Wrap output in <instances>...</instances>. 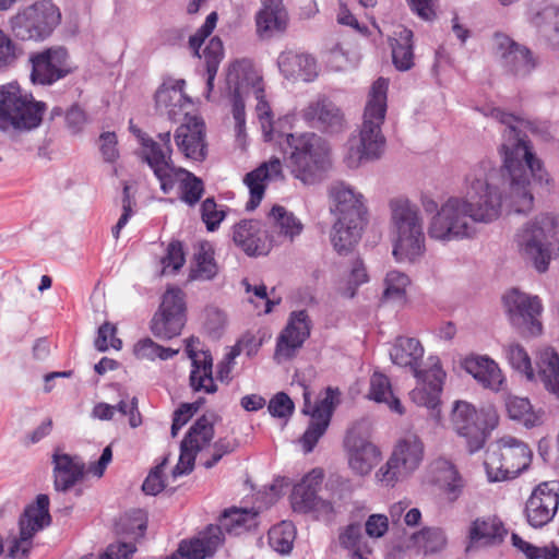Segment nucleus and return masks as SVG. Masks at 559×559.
<instances>
[{
  "label": "nucleus",
  "instance_id": "32",
  "mask_svg": "<svg viewBox=\"0 0 559 559\" xmlns=\"http://www.w3.org/2000/svg\"><path fill=\"white\" fill-rule=\"evenodd\" d=\"M281 174L282 163L280 158L273 157L246 175L243 182L250 192V200L246 204L247 210H254L262 201L265 192L264 182L277 178Z\"/></svg>",
  "mask_w": 559,
  "mask_h": 559
},
{
  "label": "nucleus",
  "instance_id": "51",
  "mask_svg": "<svg viewBox=\"0 0 559 559\" xmlns=\"http://www.w3.org/2000/svg\"><path fill=\"white\" fill-rule=\"evenodd\" d=\"M295 535L293 523L283 521L269 531V544L280 554H288L293 548Z\"/></svg>",
  "mask_w": 559,
  "mask_h": 559
},
{
  "label": "nucleus",
  "instance_id": "12",
  "mask_svg": "<svg viewBox=\"0 0 559 559\" xmlns=\"http://www.w3.org/2000/svg\"><path fill=\"white\" fill-rule=\"evenodd\" d=\"M322 480L323 474L313 469L294 486L290 503L295 512L312 513L317 519L323 521L333 519L336 512L334 504L330 500L318 496Z\"/></svg>",
  "mask_w": 559,
  "mask_h": 559
},
{
  "label": "nucleus",
  "instance_id": "56",
  "mask_svg": "<svg viewBox=\"0 0 559 559\" xmlns=\"http://www.w3.org/2000/svg\"><path fill=\"white\" fill-rule=\"evenodd\" d=\"M201 217L209 231L218 228L221 222L225 217L224 210H218L214 198L205 199L201 204Z\"/></svg>",
  "mask_w": 559,
  "mask_h": 559
},
{
  "label": "nucleus",
  "instance_id": "45",
  "mask_svg": "<svg viewBox=\"0 0 559 559\" xmlns=\"http://www.w3.org/2000/svg\"><path fill=\"white\" fill-rule=\"evenodd\" d=\"M368 397L377 403H385L391 411L397 414L404 413L400 400L393 394L390 379L381 372L376 371L370 377Z\"/></svg>",
  "mask_w": 559,
  "mask_h": 559
},
{
  "label": "nucleus",
  "instance_id": "21",
  "mask_svg": "<svg viewBox=\"0 0 559 559\" xmlns=\"http://www.w3.org/2000/svg\"><path fill=\"white\" fill-rule=\"evenodd\" d=\"M301 117L309 127L326 133H338L346 126L341 108L326 97L310 102L302 109Z\"/></svg>",
  "mask_w": 559,
  "mask_h": 559
},
{
  "label": "nucleus",
  "instance_id": "36",
  "mask_svg": "<svg viewBox=\"0 0 559 559\" xmlns=\"http://www.w3.org/2000/svg\"><path fill=\"white\" fill-rule=\"evenodd\" d=\"M423 356L424 347L418 340L413 337H397L390 350L392 362L400 367H408L416 378L421 377V372H424L419 369Z\"/></svg>",
  "mask_w": 559,
  "mask_h": 559
},
{
  "label": "nucleus",
  "instance_id": "54",
  "mask_svg": "<svg viewBox=\"0 0 559 559\" xmlns=\"http://www.w3.org/2000/svg\"><path fill=\"white\" fill-rule=\"evenodd\" d=\"M120 524L119 532L126 533L134 539L143 537L146 530V515L142 510H134L127 515Z\"/></svg>",
  "mask_w": 559,
  "mask_h": 559
},
{
  "label": "nucleus",
  "instance_id": "20",
  "mask_svg": "<svg viewBox=\"0 0 559 559\" xmlns=\"http://www.w3.org/2000/svg\"><path fill=\"white\" fill-rule=\"evenodd\" d=\"M559 507V483L544 481L530 496L525 506L527 522L533 527H543L556 515Z\"/></svg>",
  "mask_w": 559,
  "mask_h": 559
},
{
  "label": "nucleus",
  "instance_id": "7",
  "mask_svg": "<svg viewBox=\"0 0 559 559\" xmlns=\"http://www.w3.org/2000/svg\"><path fill=\"white\" fill-rule=\"evenodd\" d=\"M533 452L522 440L503 436L489 445L485 468L489 481L514 479L526 471L532 462Z\"/></svg>",
  "mask_w": 559,
  "mask_h": 559
},
{
  "label": "nucleus",
  "instance_id": "24",
  "mask_svg": "<svg viewBox=\"0 0 559 559\" xmlns=\"http://www.w3.org/2000/svg\"><path fill=\"white\" fill-rule=\"evenodd\" d=\"M179 151L189 159L202 162L206 157L205 124L198 117H189L175 133Z\"/></svg>",
  "mask_w": 559,
  "mask_h": 559
},
{
  "label": "nucleus",
  "instance_id": "11",
  "mask_svg": "<svg viewBox=\"0 0 559 559\" xmlns=\"http://www.w3.org/2000/svg\"><path fill=\"white\" fill-rule=\"evenodd\" d=\"M424 443L416 435H407L400 439L385 463L376 474L378 480L385 486L412 475L424 460Z\"/></svg>",
  "mask_w": 559,
  "mask_h": 559
},
{
  "label": "nucleus",
  "instance_id": "18",
  "mask_svg": "<svg viewBox=\"0 0 559 559\" xmlns=\"http://www.w3.org/2000/svg\"><path fill=\"white\" fill-rule=\"evenodd\" d=\"M495 51L501 66L514 76L526 78L538 66V59L523 45L503 34L493 38Z\"/></svg>",
  "mask_w": 559,
  "mask_h": 559
},
{
  "label": "nucleus",
  "instance_id": "33",
  "mask_svg": "<svg viewBox=\"0 0 559 559\" xmlns=\"http://www.w3.org/2000/svg\"><path fill=\"white\" fill-rule=\"evenodd\" d=\"M288 21L283 0H264L255 15L257 32L262 37H271L283 32Z\"/></svg>",
  "mask_w": 559,
  "mask_h": 559
},
{
  "label": "nucleus",
  "instance_id": "44",
  "mask_svg": "<svg viewBox=\"0 0 559 559\" xmlns=\"http://www.w3.org/2000/svg\"><path fill=\"white\" fill-rule=\"evenodd\" d=\"M530 22L545 40L559 46V7H544L531 16Z\"/></svg>",
  "mask_w": 559,
  "mask_h": 559
},
{
  "label": "nucleus",
  "instance_id": "2",
  "mask_svg": "<svg viewBox=\"0 0 559 559\" xmlns=\"http://www.w3.org/2000/svg\"><path fill=\"white\" fill-rule=\"evenodd\" d=\"M292 175L305 185L314 183L331 165V147L314 132L278 134Z\"/></svg>",
  "mask_w": 559,
  "mask_h": 559
},
{
  "label": "nucleus",
  "instance_id": "26",
  "mask_svg": "<svg viewBox=\"0 0 559 559\" xmlns=\"http://www.w3.org/2000/svg\"><path fill=\"white\" fill-rule=\"evenodd\" d=\"M265 226L272 248L285 242H293L304 229V225L295 214L282 205H274L271 209Z\"/></svg>",
  "mask_w": 559,
  "mask_h": 559
},
{
  "label": "nucleus",
  "instance_id": "48",
  "mask_svg": "<svg viewBox=\"0 0 559 559\" xmlns=\"http://www.w3.org/2000/svg\"><path fill=\"white\" fill-rule=\"evenodd\" d=\"M214 438V414L203 415L190 427L183 440L200 451Z\"/></svg>",
  "mask_w": 559,
  "mask_h": 559
},
{
  "label": "nucleus",
  "instance_id": "41",
  "mask_svg": "<svg viewBox=\"0 0 559 559\" xmlns=\"http://www.w3.org/2000/svg\"><path fill=\"white\" fill-rule=\"evenodd\" d=\"M433 481L444 489L449 501H455L463 488V481L454 465L447 459L435 460L430 465Z\"/></svg>",
  "mask_w": 559,
  "mask_h": 559
},
{
  "label": "nucleus",
  "instance_id": "30",
  "mask_svg": "<svg viewBox=\"0 0 559 559\" xmlns=\"http://www.w3.org/2000/svg\"><path fill=\"white\" fill-rule=\"evenodd\" d=\"M508 534L503 523L497 516L477 518L468 530L466 551L500 545Z\"/></svg>",
  "mask_w": 559,
  "mask_h": 559
},
{
  "label": "nucleus",
  "instance_id": "35",
  "mask_svg": "<svg viewBox=\"0 0 559 559\" xmlns=\"http://www.w3.org/2000/svg\"><path fill=\"white\" fill-rule=\"evenodd\" d=\"M277 64L286 79L311 82L318 74L314 58L307 53L283 52L278 57Z\"/></svg>",
  "mask_w": 559,
  "mask_h": 559
},
{
  "label": "nucleus",
  "instance_id": "1",
  "mask_svg": "<svg viewBox=\"0 0 559 559\" xmlns=\"http://www.w3.org/2000/svg\"><path fill=\"white\" fill-rule=\"evenodd\" d=\"M491 118L504 126L500 152L503 166L481 162L465 177L464 195L450 197L429 222L431 239L450 242L472 238L477 224H490L501 215L503 202L515 213L533 209L531 180L549 190L551 178L532 151L524 130L538 132L535 122L500 108H491Z\"/></svg>",
  "mask_w": 559,
  "mask_h": 559
},
{
  "label": "nucleus",
  "instance_id": "14",
  "mask_svg": "<svg viewBox=\"0 0 559 559\" xmlns=\"http://www.w3.org/2000/svg\"><path fill=\"white\" fill-rule=\"evenodd\" d=\"M343 445L348 466L357 475L369 474L381 459L380 450L369 440L364 421L355 423L348 428Z\"/></svg>",
  "mask_w": 559,
  "mask_h": 559
},
{
  "label": "nucleus",
  "instance_id": "16",
  "mask_svg": "<svg viewBox=\"0 0 559 559\" xmlns=\"http://www.w3.org/2000/svg\"><path fill=\"white\" fill-rule=\"evenodd\" d=\"M29 62L32 63L29 78L33 84L52 85L73 71L67 49L60 46L32 53Z\"/></svg>",
  "mask_w": 559,
  "mask_h": 559
},
{
  "label": "nucleus",
  "instance_id": "25",
  "mask_svg": "<svg viewBox=\"0 0 559 559\" xmlns=\"http://www.w3.org/2000/svg\"><path fill=\"white\" fill-rule=\"evenodd\" d=\"M444 378L445 372L439 361L433 362L429 369L421 372V377L417 378L419 385L409 393L412 401L419 406L427 407L432 413H439L438 407Z\"/></svg>",
  "mask_w": 559,
  "mask_h": 559
},
{
  "label": "nucleus",
  "instance_id": "3",
  "mask_svg": "<svg viewBox=\"0 0 559 559\" xmlns=\"http://www.w3.org/2000/svg\"><path fill=\"white\" fill-rule=\"evenodd\" d=\"M389 83L379 78L371 86L359 130L358 145L350 146L347 157L349 166H357L361 160L379 158L385 147L382 124L386 114V93Z\"/></svg>",
  "mask_w": 559,
  "mask_h": 559
},
{
  "label": "nucleus",
  "instance_id": "43",
  "mask_svg": "<svg viewBox=\"0 0 559 559\" xmlns=\"http://www.w3.org/2000/svg\"><path fill=\"white\" fill-rule=\"evenodd\" d=\"M170 181L171 190L178 185L179 199L189 206H194L204 193L202 179L182 167L170 175Z\"/></svg>",
  "mask_w": 559,
  "mask_h": 559
},
{
  "label": "nucleus",
  "instance_id": "9",
  "mask_svg": "<svg viewBox=\"0 0 559 559\" xmlns=\"http://www.w3.org/2000/svg\"><path fill=\"white\" fill-rule=\"evenodd\" d=\"M451 423L456 433L465 439L471 453L479 451L489 433L498 426L499 416L492 407L481 408L479 412L464 401L454 404Z\"/></svg>",
  "mask_w": 559,
  "mask_h": 559
},
{
  "label": "nucleus",
  "instance_id": "40",
  "mask_svg": "<svg viewBox=\"0 0 559 559\" xmlns=\"http://www.w3.org/2000/svg\"><path fill=\"white\" fill-rule=\"evenodd\" d=\"M258 512L249 509L233 508L225 510L215 527L219 530V542L223 543L224 532L230 535H240L243 532L255 527Z\"/></svg>",
  "mask_w": 559,
  "mask_h": 559
},
{
  "label": "nucleus",
  "instance_id": "4",
  "mask_svg": "<svg viewBox=\"0 0 559 559\" xmlns=\"http://www.w3.org/2000/svg\"><path fill=\"white\" fill-rule=\"evenodd\" d=\"M390 211L396 235L393 255L397 262H414L426 249L419 209L406 198H395L390 201Z\"/></svg>",
  "mask_w": 559,
  "mask_h": 559
},
{
  "label": "nucleus",
  "instance_id": "42",
  "mask_svg": "<svg viewBox=\"0 0 559 559\" xmlns=\"http://www.w3.org/2000/svg\"><path fill=\"white\" fill-rule=\"evenodd\" d=\"M185 84L183 80H177L171 85L163 84L155 94L156 107L165 109L170 119H175L190 104V99L183 93Z\"/></svg>",
  "mask_w": 559,
  "mask_h": 559
},
{
  "label": "nucleus",
  "instance_id": "52",
  "mask_svg": "<svg viewBox=\"0 0 559 559\" xmlns=\"http://www.w3.org/2000/svg\"><path fill=\"white\" fill-rule=\"evenodd\" d=\"M504 353L509 364L514 370L525 374L530 381L535 379V372L532 367L531 358L522 345L518 343L508 344L504 347Z\"/></svg>",
  "mask_w": 559,
  "mask_h": 559
},
{
  "label": "nucleus",
  "instance_id": "57",
  "mask_svg": "<svg viewBox=\"0 0 559 559\" xmlns=\"http://www.w3.org/2000/svg\"><path fill=\"white\" fill-rule=\"evenodd\" d=\"M200 449H194L192 444L186 443L185 440L180 444V455L177 465L173 469L175 477L189 474L194 466L197 453Z\"/></svg>",
  "mask_w": 559,
  "mask_h": 559
},
{
  "label": "nucleus",
  "instance_id": "60",
  "mask_svg": "<svg viewBox=\"0 0 559 559\" xmlns=\"http://www.w3.org/2000/svg\"><path fill=\"white\" fill-rule=\"evenodd\" d=\"M267 409L273 417L288 418L292 416L295 405L286 393L278 392L270 400Z\"/></svg>",
  "mask_w": 559,
  "mask_h": 559
},
{
  "label": "nucleus",
  "instance_id": "46",
  "mask_svg": "<svg viewBox=\"0 0 559 559\" xmlns=\"http://www.w3.org/2000/svg\"><path fill=\"white\" fill-rule=\"evenodd\" d=\"M413 32L403 28L391 41L392 61L400 71H407L414 66Z\"/></svg>",
  "mask_w": 559,
  "mask_h": 559
},
{
  "label": "nucleus",
  "instance_id": "17",
  "mask_svg": "<svg viewBox=\"0 0 559 559\" xmlns=\"http://www.w3.org/2000/svg\"><path fill=\"white\" fill-rule=\"evenodd\" d=\"M217 13L212 12L207 15L203 25L197 31V33L189 38V47L193 52V56L201 58L200 48L204 40L211 35L216 26ZM224 57V46L221 38L217 36L212 37L203 50V58L206 66V88L209 94L212 92L214 86V80L219 67V63Z\"/></svg>",
  "mask_w": 559,
  "mask_h": 559
},
{
  "label": "nucleus",
  "instance_id": "8",
  "mask_svg": "<svg viewBox=\"0 0 559 559\" xmlns=\"http://www.w3.org/2000/svg\"><path fill=\"white\" fill-rule=\"evenodd\" d=\"M60 21L59 9L44 0L19 10L10 17L9 26L12 36L19 40L43 41L53 33Z\"/></svg>",
  "mask_w": 559,
  "mask_h": 559
},
{
  "label": "nucleus",
  "instance_id": "37",
  "mask_svg": "<svg viewBox=\"0 0 559 559\" xmlns=\"http://www.w3.org/2000/svg\"><path fill=\"white\" fill-rule=\"evenodd\" d=\"M49 498L38 495L35 504L28 506L19 520L20 534L33 540L36 533L50 524Z\"/></svg>",
  "mask_w": 559,
  "mask_h": 559
},
{
  "label": "nucleus",
  "instance_id": "29",
  "mask_svg": "<svg viewBox=\"0 0 559 559\" xmlns=\"http://www.w3.org/2000/svg\"><path fill=\"white\" fill-rule=\"evenodd\" d=\"M53 486L57 491L66 492L80 483L85 475V463L78 455L55 450L52 456Z\"/></svg>",
  "mask_w": 559,
  "mask_h": 559
},
{
  "label": "nucleus",
  "instance_id": "50",
  "mask_svg": "<svg viewBox=\"0 0 559 559\" xmlns=\"http://www.w3.org/2000/svg\"><path fill=\"white\" fill-rule=\"evenodd\" d=\"M195 267L192 269V280L210 281L217 273V265L214 261L213 251L209 243H202L195 253Z\"/></svg>",
  "mask_w": 559,
  "mask_h": 559
},
{
  "label": "nucleus",
  "instance_id": "31",
  "mask_svg": "<svg viewBox=\"0 0 559 559\" xmlns=\"http://www.w3.org/2000/svg\"><path fill=\"white\" fill-rule=\"evenodd\" d=\"M221 544L219 530L211 524L197 537L182 540L178 548L179 556L173 555L168 559H205L211 557Z\"/></svg>",
  "mask_w": 559,
  "mask_h": 559
},
{
  "label": "nucleus",
  "instance_id": "27",
  "mask_svg": "<svg viewBox=\"0 0 559 559\" xmlns=\"http://www.w3.org/2000/svg\"><path fill=\"white\" fill-rule=\"evenodd\" d=\"M186 353L192 361V369L190 372V385L194 391H204L205 393H215L217 386L213 380V359L211 354L195 352V344L199 338L189 337L185 341Z\"/></svg>",
  "mask_w": 559,
  "mask_h": 559
},
{
  "label": "nucleus",
  "instance_id": "38",
  "mask_svg": "<svg viewBox=\"0 0 559 559\" xmlns=\"http://www.w3.org/2000/svg\"><path fill=\"white\" fill-rule=\"evenodd\" d=\"M538 380L546 391L559 400V355L552 347L540 349L536 357Z\"/></svg>",
  "mask_w": 559,
  "mask_h": 559
},
{
  "label": "nucleus",
  "instance_id": "5",
  "mask_svg": "<svg viewBox=\"0 0 559 559\" xmlns=\"http://www.w3.org/2000/svg\"><path fill=\"white\" fill-rule=\"evenodd\" d=\"M515 242L536 270L545 272L551 254L559 252V216L552 213L536 215L516 233Z\"/></svg>",
  "mask_w": 559,
  "mask_h": 559
},
{
  "label": "nucleus",
  "instance_id": "59",
  "mask_svg": "<svg viewBox=\"0 0 559 559\" xmlns=\"http://www.w3.org/2000/svg\"><path fill=\"white\" fill-rule=\"evenodd\" d=\"M163 273L170 270L171 273L179 271L185 264V254L179 241H173L167 247L166 255L162 259Z\"/></svg>",
  "mask_w": 559,
  "mask_h": 559
},
{
  "label": "nucleus",
  "instance_id": "58",
  "mask_svg": "<svg viewBox=\"0 0 559 559\" xmlns=\"http://www.w3.org/2000/svg\"><path fill=\"white\" fill-rule=\"evenodd\" d=\"M122 346L121 340L116 337V326L105 322L99 326L97 337L95 340V347L99 352H106L109 347L120 349Z\"/></svg>",
  "mask_w": 559,
  "mask_h": 559
},
{
  "label": "nucleus",
  "instance_id": "61",
  "mask_svg": "<svg viewBox=\"0 0 559 559\" xmlns=\"http://www.w3.org/2000/svg\"><path fill=\"white\" fill-rule=\"evenodd\" d=\"M506 407L510 418L525 424L530 421L532 406L527 399L511 396L507 400Z\"/></svg>",
  "mask_w": 559,
  "mask_h": 559
},
{
  "label": "nucleus",
  "instance_id": "22",
  "mask_svg": "<svg viewBox=\"0 0 559 559\" xmlns=\"http://www.w3.org/2000/svg\"><path fill=\"white\" fill-rule=\"evenodd\" d=\"M311 320L306 310L293 311L287 324L276 342L275 355L285 359L295 356L305 341L310 336Z\"/></svg>",
  "mask_w": 559,
  "mask_h": 559
},
{
  "label": "nucleus",
  "instance_id": "63",
  "mask_svg": "<svg viewBox=\"0 0 559 559\" xmlns=\"http://www.w3.org/2000/svg\"><path fill=\"white\" fill-rule=\"evenodd\" d=\"M32 547L33 540L22 534H19L17 537L12 539L8 556L11 559H27Z\"/></svg>",
  "mask_w": 559,
  "mask_h": 559
},
{
  "label": "nucleus",
  "instance_id": "10",
  "mask_svg": "<svg viewBox=\"0 0 559 559\" xmlns=\"http://www.w3.org/2000/svg\"><path fill=\"white\" fill-rule=\"evenodd\" d=\"M502 300L510 324L521 336L536 337L542 334L544 307L538 296L512 288L503 295Z\"/></svg>",
  "mask_w": 559,
  "mask_h": 559
},
{
  "label": "nucleus",
  "instance_id": "49",
  "mask_svg": "<svg viewBox=\"0 0 559 559\" xmlns=\"http://www.w3.org/2000/svg\"><path fill=\"white\" fill-rule=\"evenodd\" d=\"M412 538L414 545L421 548L426 555L442 550L448 542L445 532L440 527H425Z\"/></svg>",
  "mask_w": 559,
  "mask_h": 559
},
{
  "label": "nucleus",
  "instance_id": "28",
  "mask_svg": "<svg viewBox=\"0 0 559 559\" xmlns=\"http://www.w3.org/2000/svg\"><path fill=\"white\" fill-rule=\"evenodd\" d=\"M330 195L333 201L331 212L336 219L365 221L366 207L361 193L344 182H336L331 187Z\"/></svg>",
  "mask_w": 559,
  "mask_h": 559
},
{
  "label": "nucleus",
  "instance_id": "23",
  "mask_svg": "<svg viewBox=\"0 0 559 559\" xmlns=\"http://www.w3.org/2000/svg\"><path fill=\"white\" fill-rule=\"evenodd\" d=\"M265 224L254 219H242L233 227V240L246 254L266 255L271 249Z\"/></svg>",
  "mask_w": 559,
  "mask_h": 559
},
{
  "label": "nucleus",
  "instance_id": "19",
  "mask_svg": "<svg viewBox=\"0 0 559 559\" xmlns=\"http://www.w3.org/2000/svg\"><path fill=\"white\" fill-rule=\"evenodd\" d=\"M334 391L331 388L326 389L325 396L318 401L311 409L309 393L305 392V405L302 413L311 416L310 424L300 438V443L305 453H310L319 439L326 431L334 409Z\"/></svg>",
  "mask_w": 559,
  "mask_h": 559
},
{
  "label": "nucleus",
  "instance_id": "53",
  "mask_svg": "<svg viewBox=\"0 0 559 559\" xmlns=\"http://www.w3.org/2000/svg\"><path fill=\"white\" fill-rule=\"evenodd\" d=\"M408 283L409 280L405 273L395 270L388 272L384 280L385 288L383 297L385 299H402Z\"/></svg>",
  "mask_w": 559,
  "mask_h": 559
},
{
  "label": "nucleus",
  "instance_id": "15",
  "mask_svg": "<svg viewBox=\"0 0 559 559\" xmlns=\"http://www.w3.org/2000/svg\"><path fill=\"white\" fill-rule=\"evenodd\" d=\"M171 155L170 132L158 133L157 140L142 138V158L153 170L165 194L171 191L170 175L179 168L175 166Z\"/></svg>",
  "mask_w": 559,
  "mask_h": 559
},
{
  "label": "nucleus",
  "instance_id": "13",
  "mask_svg": "<svg viewBox=\"0 0 559 559\" xmlns=\"http://www.w3.org/2000/svg\"><path fill=\"white\" fill-rule=\"evenodd\" d=\"M185 323V295L179 288H168L163 295L158 311L151 321V332L159 340H171L180 335Z\"/></svg>",
  "mask_w": 559,
  "mask_h": 559
},
{
  "label": "nucleus",
  "instance_id": "34",
  "mask_svg": "<svg viewBox=\"0 0 559 559\" xmlns=\"http://www.w3.org/2000/svg\"><path fill=\"white\" fill-rule=\"evenodd\" d=\"M463 368L484 388L498 391L503 383L501 370L498 365L487 356H468L463 361Z\"/></svg>",
  "mask_w": 559,
  "mask_h": 559
},
{
  "label": "nucleus",
  "instance_id": "6",
  "mask_svg": "<svg viewBox=\"0 0 559 559\" xmlns=\"http://www.w3.org/2000/svg\"><path fill=\"white\" fill-rule=\"evenodd\" d=\"M46 104L23 92L16 83L0 86V131H26L37 128Z\"/></svg>",
  "mask_w": 559,
  "mask_h": 559
},
{
  "label": "nucleus",
  "instance_id": "62",
  "mask_svg": "<svg viewBox=\"0 0 559 559\" xmlns=\"http://www.w3.org/2000/svg\"><path fill=\"white\" fill-rule=\"evenodd\" d=\"M17 56V45L0 29V70L11 67L16 61Z\"/></svg>",
  "mask_w": 559,
  "mask_h": 559
},
{
  "label": "nucleus",
  "instance_id": "55",
  "mask_svg": "<svg viewBox=\"0 0 559 559\" xmlns=\"http://www.w3.org/2000/svg\"><path fill=\"white\" fill-rule=\"evenodd\" d=\"M205 402L204 399H199L193 403H183L175 411L171 424V436L176 437L178 431L188 423L194 413L199 411L201 405Z\"/></svg>",
  "mask_w": 559,
  "mask_h": 559
},
{
  "label": "nucleus",
  "instance_id": "39",
  "mask_svg": "<svg viewBox=\"0 0 559 559\" xmlns=\"http://www.w3.org/2000/svg\"><path fill=\"white\" fill-rule=\"evenodd\" d=\"M365 221L336 219L330 238L335 251L341 255H347L361 237Z\"/></svg>",
  "mask_w": 559,
  "mask_h": 559
},
{
  "label": "nucleus",
  "instance_id": "47",
  "mask_svg": "<svg viewBox=\"0 0 559 559\" xmlns=\"http://www.w3.org/2000/svg\"><path fill=\"white\" fill-rule=\"evenodd\" d=\"M261 82H258L257 85L253 86L254 97L257 99V117L261 124L262 134L264 141L266 142H277L278 134L281 132H276L274 129L273 114L269 103L265 100L264 90L260 86Z\"/></svg>",
  "mask_w": 559,
  "mask_h": 559
},
{
  "label": "nucleus",
  "instance_id": "64",
  "mask_svg": "<svg viewBox=\"0 0 559 559\" xmlns=\"http://www.w3.org/2000/svg\"><path fill=\"white\" fill-rule=\"evenodd\" d=\"M136 548L131 543L111 544L99 559H130Z\"/></svg>",
  "mask_w": 559,
  "mask_h": 559
}]
</instances>
